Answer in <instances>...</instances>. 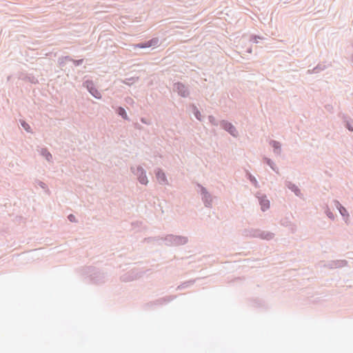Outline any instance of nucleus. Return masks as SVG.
<instances>
[{"instance_id": "obj_1", "label": "nucleus", "mask_w": 353, "mask_h": 353, "mask_svg": "<svg viewBox=\"0 0 353 353\" xmlns=\"http://www.w3.org/2000/svg\"><path fill=\"white\" fill-rule=\"evenodd\" d=\"M177 89H178L179 92L181 94V96L185 97L186 95H188V92L186 90V88H185L184 85H183L181 84H178L177 85Z\"/></svg>"}, {"instance_id": "obj_11", "label": "nucleus", "mask_w": 353, "mask_h": 353, "mask_svg": "<svg viewBox=\"0 0 353 353\" xmlns=\"http://www.w3.org/2000/svg\"><path fill=\"white\" fill-rule=\"evenodd\" d=\"M68 219H70V221H74V216L72 215V214H70L68 216Z\"/></svg>"}, {"instance_id": "obj_13", "label": "nucleus", "mask_w": 353, "mask_h": 353, "mask_svg": "<svg viewBox=\"0 0 353 353\" xmlns=\"http://www.w3.org/2000/svg\"><path fill=\"white\" fill-rule=\"evenodd\" d=\"M349 130L353 131V128H349Z\"/></svg>"}, {"instance_id": "obj_7", "label": "nucleus", "mask_w": 353, "mask_h": 353, "mask_svg": "<svg viewBox=\"0 0 353 353\" xmlns=\"http://www.w3.org/2000/svg\"><path fill=\"white\" fill-rule=\"evenodd\" d=\"M119 114L120 115H121L123 118H125V119L127 118V114H126V112H125V110L123 108H120L119 109Z\"/></svg>"}, {"instance_id": "obj_10", "label": "nucleus", "mask_w": 353, "mask_h": 353, "mask_svg": "<svg viewBox=\"0 0 353 353\" xmlns=\"http://www.w3.org/2000/svg\"><path fill=\"white\" fill-rule=\"evenodd\" d=\"M140 183L142 184H147V183H148L147 178H140Z\"/></svg>"}, {"instance_id": "obj_8", "label": "nucleus", "mask_w": 353, "mask_h": 353, "mask_svg": "<svg viewBox=\"0 0 353 353\" xmlns=\"http://www.w3.org/2000/svg\"><path fill=\"white\" fill-rule=\"evenodd\" d=\"M152 42H153V41L152 40V41L148 42L147 43L144 44V45L143 44L137 45V46L139 47V48H146V47H150V46H152Z\"/></svg>"}, {"instance_id": "obj_2", "label": "nucleus", "mask_w": 353, "mask_h": 353, "mask_svg": "<svg viewBox=\"0 0 353 353\" xmlns=\"http://www.w3.org/2000/svg\"><path fill=\"white\" fill-rule=\"evenodd\" d=\"M261 209L263 211H265L266 209L269 208L270 207V202L268 200L265 199H261L260 201Z\"/></svg>"}, {"instance_id": "obj_3", "label": "nucleus", "mask_w": 353, "mask_h": 353, "mask_svg": "<svg viewBox=\"0 0 353 353\" xmlns=\"http://www.w3.org/2000/svg\"><path fill=\"white\" fill-rule=\"evenodd\" d=\"M224 128L229 131L232 135L235 136L236 130L230 123H225Z\"/></svg>"}, {"instance_id": "obj_9", "label": "nucleus", "mask_w": 353, "mask_h": 353, "mask_svg": "<svg viewBox=\"0 0 353 353\" xmlns=\"http://www.w3.org/2000/svg\"><path fill=\"white\" fill-rule=\"evenodd\" d=\"M21 125L23 127V128L26 130V131H29L30 130V126L28 123H26V122L23 121L21 122Z\"/></svg>"}, {"instance_id": "obj_12", "label": "nucleus", "mask_w": 353, "mask_h": 353, "mask_svg": "<svg viewBox=\"0 0 353 353\" xmlns=\"http://www.w3.org/2000/svg\"><path fill=\"white\" fill-rule=\"evenodd\" d=\"M203 194H204L205 198H206V199H207V196H208V195H207V192H205L203 191Z\"/></svg>"}, {"instance_id": "obj_5", "label": "nucleus", "mask_w": 353, "mask_h": 353, "mask_svg": "<svg viewBox=\"0 0 353 353\" xmlns=\"http://www.w3.org/2000/svg\"><path fill=\"white\" fill-rule=\"evenodd\" d=\"M90 92L94 97L98 99L101 98V94L97 90L92 89Z\"/></svg>"}, {"instance_id": "obj_4", "label": "nucleus", "mask_w": 353, "mask_h": 353, "mask_svg": "<svg viewBox=\"0 0 353 353\" xmlns=\"http://www.w3.org/2000/svg\"><path fill=\"white\" fill-rule=\"evenodd\" d=\"M337 208H339L341 214L343 216L347 218L348 214L347 210L344 207L341 206L339 203H337Z\"/></svg>"}, {"instance_id": "obj_6", "label": "nucleus", "mask_w": 353, "mask_h": 353, "mask_svg": "<svg viewBox=\"0 0 353 353\" xmlns=\"http://www.w3.org/2000/svg\"><path fill=\"white\" fill-rule=\"evenodd\" d=\"M42 154L46 158L48 161L52 159V155L46 150L43 151Z\"/></svg>"}]
</instances>
